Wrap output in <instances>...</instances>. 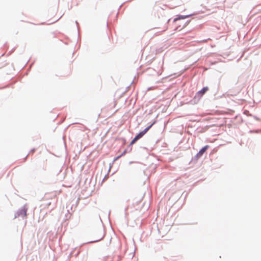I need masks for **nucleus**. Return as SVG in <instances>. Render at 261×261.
Wrapping results in <instances>:
<instances>
[{"instance_id":"obj_1","label":"nucleus","mask_w":261,"mask_h":261,"mask_svg":"<svg viewBox=\"0 0 261 261\" xmlns=\"http://www.w3.org/2000/svg\"><path fill=\"white\" fill-rule=\"evenodd\" d=\"M208 90V88L207 87H203L200 91L196 93V96L200 98Z\"/></svg>"},{"instance_id":"obj_2","label":"nucleus","mask_w":261,"mask_h":261,"mask_svg":"<svg viewBox=\"0 0 261 261\" xmlns=\"http://www.w3.org/2000/svg\"><path fill=\"white\" fill-rule=\"evenodd\" d=\"M208 147L209 146L208 145H206V146H204L202 149H201L200 150L199 152L197 153V156H201L206 151V150L207 149Z\"/></svg>"},{"instance_id":"obj_3","label":"nucleus","mask_w":261,"mask_h":261,"mask_svg":"<svg viewBox=\"0 0 261 261\" xmlns=\"http://www.w3.org/2000/svg\"><path fill=\"white\" fill-rule=\"evenodd\" d=\"M152 125L153 124H151L148 127H146L144 130L139 133L138 134V136H139L140 138H142L146 133V132L150 128Z\"/></svg>"},{"instance_id":"obj_4","label":"nucleus","mask_w":261,"mask_h":261,"mask_svg":"<svg viewBox=\"0 0 261 261\" xmlns=\"http://www.w3.org/2000/svg\"><path fill=\"white\" fill-rule=\"evenodd\" d=\"M188 16H180L177 18H176L174 19V22L175 23H176L178 20L181 19H185V18H186L187 17H188Z\"/></svg>"},{"instance_id":"obj_5","label":"nucleus","mask_w":261,"mask_h":261,"mask_svg":"<svg viewBox=\"0 0 261 261\" xmlns=\"http://www.w3.org/2000/svg\"><path fill=\"white\" fill-rule=\"evenodd\" d=\"M137 141V139L134 138L133 140L131 141L130 143V145H132L133 144H134L136 141Z\"/></svg>"},{"instance_id":"obj_6","label":"nucleus","mask_w":261,"mask_h":261,"mask_svg":"<svg viewBox=\"0 0 261 261\" xmlns=\"http://www.w3.org/2000/svg\"><path fill=\"white\" fill-rule=\"evenodd\" d=\"M22 211L24 213V215L26 216H27V210H25V208H23L22 210Z\"/></svg>"},{"instance_id":"obj_7","label":"nucleus","mask_w":261,"mask_h":261,"mask_svg":"<svg viewBox=\"0 0 261 261\" xmlns=\"http://www.w3.org/2000/svg\"><path fill=\"white\" fill-rule=\"evenodd\" d=\"M186 25H187V24H186V23H184V24H183V25H182V27H181V28H180V29H179V30H180L181 29H183L184 28H185V27L186 26Z\"/></svg>"},{"instance_id":"obj_8","label":"nucleus","mask_w":261,"mask_h":261,"mask_svg":"<svg viewBox=\"0 0 261 261\" xmlns=\"http://www.w3.org/2000/svg\"><path fill=\"white\" fill-rule=\"evenodd\" d=\"M135 138H136L137 140L141 138L138 135H137Z\"/></svg>"},{"instance_id":"obj_9","label":"nucleus","mask_w":261,"mask_h":261,"mask_svg":"<svg viewBox=\"0 0 261 261\" xmlns=\"http://www.w3.org/2000/svg\"><path fill=\"white\" fill-rule=\"evenodd\" d=\"M178 28H179V27H177L176 29L177 30V29H178Z\"/></svg>"}]
</instances>
